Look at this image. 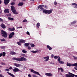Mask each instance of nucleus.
Listing matches in <instances>:
<instances>
[{"label": "nucleus", "instance_id": "c756f323", "mask_svg": "<svg viewBox=\"0 0 77 77\" xmlns=\"http://www.w3.org/2000/svg\"><path fill=\"white\" fill-rule=\"evenodd\" d=\"M8 20H10V21H13V20H14V18L10 17H8Z\"/></svg>", "mask_w": 77, "mask_h": 77}, {"label": "nucleus", "instance_id": "20e7f679", "mask_svg": "<svg viewBox=\"0 0 77 77\" xmlns=\"http://www.w3.org/2000/svg\"><path fill=\"white\" fill-rule=\"evenodd\" d=\"M69 74H66V77H77V75H75L74 74H73V73L69 72Z\"/></svg>", "mask_w": 77, "mask_h": 77}, {"label": "nucleus", "instance_id": "37998d69", "mask_svg": "<svg viewBox=\"0 0 77 77\" xmlns=\"http://www.w3.org/2000/svg\"><path fill=\"white\" fill-rule=\"evenodd\" d=\"M1 49H2V50H5V48L4 47H1Z\"/></svg>", "mask_w": 77, "mask_h": 77}, {"label": "nucleus", "instance_id": "f704fd0d", "mask_svg": "<svg viewBox=\"0 0 77 77\" xmlns=\"http://www.w3.org/2000/svg\"><path fill=\"white\" fill-rule=\"evenodd\" d=\"M21 55L22 56H23V57H27V56H26V55L24 54H22Z\"/></svg>", "mask_w": 77, "mask_h": 77}, {"label": "nucleus", "instance_id": "f8f14e48", "mask_svg": "<svg viewBox=\"0 0 77 77\" xmlns=\"http://www.w3.org/2000/svg\"><path fill=\"white\" fill-rule=\"evenodd\" d=\"M45 75L47 76H51V77L53 76V74L50 73H45Z\"/></svg>", "mask_w": 77, "mask_h": 77}, {"label": "nucleus", "instance_id": "b1692460", "mask_svg": "<svg viewBox=\"0 0 77 77\" xmlns=\"http://www.w3.org/2000/svg\"><path fill=\"white\" fill-rule=\"evenodd\" d=\"M20 42H21V43H24L25 42V40L21 39L20 40Z\"/></svg>", "mask_w": 77, "mask_h": 77}, {"label": "nucleus", "instance_id": "79ce46f5", "mask_svg": "<svg viewBox=\"0 0 77 77\" xmlns=\"http://www.w3.org/2000/svg\"><path fill=\"white\" fill-rule=\"evenodd\" d=\"M26 34L27 35H30V33L28 31H27L26 32Z\"/></svg>", "mask_w": 77, "mask_h": 77}, {"label": "nucleus", "instance_id": "9d476101", "mask_svg": "<svg viewBox=\"0 0 77 77\" xmlns=\"http://www.w3.org/2000/svg\"><path fill=\"white\" fill-rule=\"evenodd\" d=\"M2 56H3V57H5L6 56V52H3L2 53H0V57H2Z\"/></svg>", "mask_w": 77, "mask_h": 77}, {"label": "nucleus", "instance_id": "a18cd8bd", "mask_svg": "<svg viewBox=\"0 0 77 77\" xmlns=\"http://www.w3.org/2000/svg\"><path fill=\"white\" fill-rule=\"evenodd\" d=\"M31 48H32L30 46H29L28 47V49H31Z\"/></svg>", "mask_w": 77, "mask_h": 77}, {"label": "nucleus", "instance_id": "aec40b11", "mask_svg": "<svg viewBox=\"0 0 77 77\" xmlns=\"http://www.w3.org/2000/svg\"><path fill=\"white\" fill-rule=\"evenodd\" d=\"M7 73L9 74L10 75H11V77H15V76L14 75H13L11 73L9 72H7Z\"/></svg>", "mask_w": 77, "mask_h": 77}, {"label": "nucleus", "instance_id": "4c0bfd02", "mask_svg": "<svg viewBox=\"0 0 77 77\" xmlns=\"http://www.w3.org/2000/svg\"><path fill=\"white\" fill-rule=\"evenodd\" d=\"M24 22H26V23L27 22H28L27 20L26 19H25L23 20V22L24 23Z\"/></svg>", "mask_w": 77, "mask_h": 77}, {"label": "nucleus", "instance_id": "c85d7f7f", "mask_svg": "<svg viewBox=\"0 0 77 77\" xmlns=\"http://www.w3.org/2000/svg\"><path fill=\"white\" fill-rule=\"evenodd\" d=\"M77 22V21L75 20L73 21V22H72L71 23V25L72 24H75V23Z\"/></svg>", "mask_w": 77, "mask_h": 77}, {"label": "nucleus", "instance_id": "423d86ee", "mask_svg": "<svg viewBox=\"0 0 77 77\" xmlns=\"http://www.w3.org/2000/svg\"><path fill=\"white\" fill-rule=\"evenodd\" d=\"M31 72H33V73L34 74H37V75H38L40 76H41V75L39 74V73L38 72L36 71H34V70L33 69H31Z\"/></svg>", "mask_w": 77, "mask_h": 77}, {"label": "nucleus", "instance_id": "58836bf2", "mask_svg": "<svg viewBox=\"0 0 77 77\" xmlns=\"http://www.w3.org/2000/svg\"><path fill=\"white\" fill-rule=\"evenodd\" d=\"M31 47H35V45H34V44H31Z\"/></svg>", "mask_w": 77, "mask_h": 77}, {"label": "nucleus", "instance_id": "5701e85b", "mask_svg": "<svg viewBox=\"0 0 77 77\" xmlns=\"http://www.w3.org/2000/svg\"><path fill=\"white\" fill-rule=\"evenodd\" d=\"M23 5H24V3L23 2H19L18 5L21 6H23Z\"/></svg>", "mask_w": 77, "mask_h": 77}, {"label": "nucleus", "instance_id": "052dcab7", "mask_svg": "<svg viewBox=\"0 0 77 77\" xmlns=\"http://www.w3.org/2000/svg\"><path fill=\"white\" fill-rule=\"evenodd\" d=\"M2 1L0 0V4H2Z\"/></svg>", "mask_w": 77, "mask_h": 77}, {"label": "nucleus", "instance_id": "cd10ccee", "mask_svg": "<svg viewBox=\"0 0 77 77\" xmlns=\"http://www.w3.org/2000/svg\"><path fill=\"white\" fill-rule=\"evenodd\" d=\"M36 26L38 28H39V26H40V23H37V25Z\"/></svg>", "mask_w": 77, "mask_h": 77}, {"label": "nucleus", "instance_id": "680f3d73", "mask_svg": "<svg viewBox=\"0 0 77 77\" xmlns=\"http://www.w3.org/2000/svg\"><path fill=\"white\" fill-rule=\"evenodd\" d=\"M72 71H73L74 72H75V71L74 70H72Z\"/></svg>", "mask_w": 77, "mask_h": 77}, {"label": "nucleus", "instance_id": "0eeeda50", "mask_svg": "<svg viewBox=\"0 0 77 77\" xmlns=\"http://www.w3.org/2000/svg\"><path fill=\"white\" fill-rule=\"evenodd\" d=\"M13 71L14 72H18V71H20V72H22V71L20 70L19 69L17 68H15L13 69Z\"/></svg>", "mask_w": 77, "mask_h": 77}, {"label": "nucleus", "instance_id": "7c9ffc66", "mask_svg": "<svg viewBox=\"0 0 77 77\" xmlns=\"http://www.w3.org/2000/svg\"><path fill=\"white\" fill-rule=\"evenodd\" d=\"M29 45V43H25V46H26V47H28Z\"/></svg>", "mask_w": 77, "mask_h": 77}, {"label": "nucleus", "instance_id": "2f4dec72", "mask_svg": "<svg viewBox=\"0 0 77 77\" xmlns=\"http://www.w3.org/2000/svg\"><path fill=\"white\" fill-rule=\"evenodd\" d=\"M17 44H18V45H21V42L20 41L17 42Z\"/></svg>", "mask_w": 77, "mask_h": 77}, {"label": "nucleus", "instance_id": "412c9836", "mask_svg": "<svg viewBox=\"0 0 77 77\" xmlns=\"http://www.w3.org/2000/svg\"><path fill=\"white\" fill-rule=\"evenodd\" d=\"M47 47L48 48V49H49V50H52V48H51L50 46L48 45H47Z\"/></svg>", "mask_w": 77, "mask_h": 77}, {"label": "nucleus", "instance_id": "6ab92c4d", "mask_svg": "<svg viewBox=\"0 0 77 77\" xmlns=\"http://www.w3.org/2000/svg\"><path fill=\"white\" fill-rule=\"evenodd\" d=\"M43 13H45V14H48V10L45 9L43 11Z\"/></svg>", "mask_w": 77, "mask_h": 77}, {"label": "nucleus", "instance_id": "13d9d810", "mask_svg": "<svg viewBox=\"0 0 77 77\" xmlns=\"http://www.w3.org/2000/svg\"><path fill=\"white\" fill-rule=\"evenodd\" d=\"M45 8L46 9L47 8V5H45Z\"/></svg>", "mask_w": 77, "mask_h": 77}, {"label": "nucleus", "instance_id": "473e14b6", "mask_svg": "<svg viewBox=\"0 0 77 77\" xmlns=\"http://www.w3.org/2000/svg\"><path fill=\"white\" fill-rule=\"evenodd\" d=\"M31 52L33 53H37V51H31Z\"/></svg>", "mask_w": 77, "mask_h": 77}, {"label": "nucleus", "instance_id": "c9c22d12", "mask_svg": "<svg viewBox=\"0 0 77 77\" xmlns=\"http://www.w3.org/2000/svg\"><path fill=\"white\" fill-rule=\"evenodd\" d=\"M0 40L1 41V42H3V41H6V40L5 39V38H3L2 39H1Z\"/></svg>", "mask_w": 77, "mask_h": 77}, {"label": "nucleus", "instance_id": "3c124183", "mask_svg": "<svg viewBox=\"0 0 77 77\" xmlns=\"http://www.w3.org/2000/svg\"><path fill=\"white\" fill-rule=\"evenodd\" d=\"M5 71H9V69H5Z\"/></svg>", "mask_w": 77, "mask_h": 77}, {"label": "nucleus", "instance_id": "09e8293b", "mask_svg": "<svg viewBox=\"0 0 77 77\" xmlns=\"http://www.w3.org/2000/svg\"><path fill=\"white\" fill-rule=\"evenodd\" d=\"M9 69H12V67H10V68H9Z\"/></svg>", "mask_w": 77, "mask_h": 77}, {"label": "nucleus", "instance_id": "6e6552de", "mask_svg": "<svg viewBox=\"0 0 77 77\" xmlns=\"http://www.w3.org/2000/svg\"><path fill=\"white\" fill-rule=\"evenodd\" d=\"M14 32L11 33L9 35V38H12L13 35H14Z\"/></svg>", "mask_w": 77, "mask_h": 77}, {"label": "nucleus", "instance_id": "4be33fe9", "mask_svg": "<svg viewBox=\"0 0 77 77\" xmlns=\"http://www.w3.org/2000/svg\"><path fill=\"white\" fill-rule=\"evenodd\" d=\"M60 70H61V72H63V69L61 67L58 68V71H59Z\"/></svg>", "mask_w": 77, "mask_h": 77}, {"label": "nucleus", "instance_id": "5fc2aeb1", "mask_svg": "<svg viewBox=\"0 0 77 77\" xmlns=\"http://www.w3.org/2000/svg\"><path fill=\"white\" fill-rule=\"evenodd\" d=\"M8 17H11V14H8Z\"/></svg>", "mask_w": 77, "mask_h": 77}, {"label": "nucleus", "instance_id": "8fccbe9b", "mask_svg": "<svg viewBox=\"0 0 77 77\" xmlns=\"http://www.w3.org/2000/svg\"><path fill=\"white\" fill-rule=\"evenodd\" d=\"M33 77H38V76L36 75H33Z\"/></svg>", "mask_w": 77, "mask_h": 77}, {"label": "nucleus", "instance_id": "de8ad7c7", "mask_svg": "<svg viewBox=\"0 0 77 77\" xmlns=\"http://www.w3.org/2000/svg\"><path fill=\"white\" fill-rule=\"evenodd\" d=\"M73 57L75 59H77V57H76L74 56H73Z\"/></svg>", "mask_w": 77, "mask_h": 77}, {"label": "nucleus", "instance_id": "774afa93", "mask_svg": "<svg viewBox=\"0 0 77 77\" xmlns=\"http://www.w3.org/2000/svg\"><path fill=\"white\" fill-rule=\"evenodd\" d=\"M34 21H36V20H34Z\"/></svg>", "mask_w": 77, "mask_h": 77}, {"label": "nucleus", "instance_id": "49530a36", "mask_svg": "<svg viewBox=\"0 0 77 77\" xmlns=\"http://www.w3.org/2000/svg\"><path fill=\"white\" fill-rule=\"evenodd\" d=\"M57 2H56L55 1V2H54V4L55 5H57Z\"/></svg>", "mask_w": 77, "mask_h": 77}, {"label": "nucleus", "instance_id": "0e129e2a", "mask_svg": "<svg viewBox=\"0 0 77 77\" xmlns=\"http://www.w3.org/2000/svg\"><path fill=\"white\" fill-rule=\"evenodd\" d=\"M51 63V64H52V63H52V62H51V63Z\"/></svg>", "mask_w": 77, "mask_h": 77}, {"label": "nucleus", "instance_id": "69168bd1", "mask_svg": "<svg viewBox=\"0 0 77 77\" xmlns=\"http://www.w3.org/2000/svg\"><path fill=\"white\" fill-rule=\"evenodd\" d=\"M31 0V1H34V0Z\"/></svg>", "mask_w": 77, "mask_h": 77}, {"label": "nucleus", "instance_id": "39448f33", "mask_svg": "<svg viewBox=\"0 0 77 77\" xmlns=\"http://www.w3.org/2000/svg\"><path fill=\"white\" fill-rule=\"evenodd\" d=\"M44 5H40L38 7V9H40V11H43L44 9Z\"/></svg>", "mask_w": 77, "mask_h": 77}, {"label": "nucleus", "instance_id": "bf43d9fd", "mask_svg": "<svg viewBox=\"0 0 77 77\" xmlns=\"http://www.w3.org/2000/svg\"><path fill=\"white\" fill-rule=\"evenodd\" d=\"M28 77H31V75H30V74H29L28 75Z\"/></svg>", "mask_w": 77, "mask_h": 77}, {"label": "nucleus", "instance_id": "72a5a7b5", "mask_svg": "<svg viewBox=\"0 0 77 77\" xmlns=\"http://www.w3.org/2000/svg\"><path fill=\"white\" fill-rule=\"evenodd\" d=\"M23 53H27V51L25 50L24 49H23L22 51Z\"/></svg>", "mask_w": 77, "mask_h": 77}, {"label": "nucleus", "instance_id": "bb28decb", "mask_svg": "<svg viewBox=\"0 0 77 77\" xmlns=\"http://www.w3.org/2000/svg\"><path fill=\"white\" fill-rule=\"evenodd\" d=\"M60 58V57L59 56H55L54 57V59H58V58Z\"/></svg>", "mask_w": 77, "mask_h": 77}, {"label": "nucleus", "instance_id": "ea45409f", "mask_svg": "<svg viewBox=\"0 0 77 77\" xmlns=\"http://www.w3.org/2000/svg\"><path fill=\"white\" fill-rule=\"evenodd\" d=\"M73 66H76L77 67V63H74Z\"/></svg>", "mask_w": 77, "mask_h": 77}, {"label": "nucleus", "instance_id": "4468645a", "mask_svg": "<svg viewBox=\"0 0 77 77\" xmlns=\"http://www.w3.org/2000/svg\"><path fill=\"white\" fill-rule=\"evenodd\" d=\"M53 11V9H51V10H48V14H50L52 13V11Z\"/></svg>", "mask_w": 77, "mask_h": 77}, {"label": "nucleus", "instance_id": "a878e982", "mask_svg": "<svg viewBox=\"0 0 77 77\" xmlns=\"http://www.w3.org/2000/svg\"><path fill=\"white\" fill-rule=\"evenodd\" d=\"M10 54H12V55H15V54H16V53L14 52H13V51H11Z\"/></svg>", "mask_w": 77, "mask_h": 77}, {"label": "nucleus", "instance_id": "a19ab883", "mask_svg": "<svg viewBox=\"0 0 77 77\" xmlns=\"http://www.w3.org/2000/svg\"><path fill=\"white\" fill-rule=\"evenodd\" d=\"M15 29L14 27H13L12 29H11V31H14Z\"/></svg>", "mask_w": 77, "mask_h": 77}, {"label": "nucleus", "instance_id": "f3484780", "mask_svg": "<svg viewBox=\"0 0 77 77\" xmlns=\"http://www.w3.org/2000/svg\"><path fill=\"white\" fill-rule=\"evenodd\" d=\"M72 5H73L74 8L76 9L77 8V4L75 3H72L71 4Z\"/></svg>", "mask_w": 77, "mask_h": 77}, {"label": "nucleus", "instance_id": "9b49d317", "mask_svg": "<svg viewBox=\"0 0 77 77\" xmlns=\"http://www.w3.org/2000/svg\"><path fill=\"white\" fill-rule=\"evenodd\" d=\"M10 1L9 0H4V3L5 5H8Z\"/></svg>", "mask_w": 77, "mask_h": 77}, {"label": "nucleus", "instance_id": "e433bc0d", "mask_svg": "<svg viewBox=\"0 0 77 77\" xmlns=\"http://www.w3.org/2000/svg\"><path fill=\"white\" fill-rule=\"evenodd\" d=\"M1 64L3 65H6V64L5 63H3V62H1Z\"/></svg>", "mask_w": 77, "mask_h": 77}, {"label": "nucleus", "instance_id": "a211bd4d", "mask_svg": "<svg viewBox=\"0 0 77 77\" xmlns=\"http://www.w3.org/2000/svg\"><path fill=\"white\" fill-rule=\"evenodd\" d=\"M73 64H72L71 63H67V65L68 66H73Z\"/></svg>", "mask_w": 77, "mask_h": 77}, {"label": "nucleus", "instance_id": "dca6fc26", "mask_svg": "<svg viewBox=\"0 0 77 77\" xmlns=\"http://www.w3.org/2000/svg\"><path fill=\"white\" fill-rule=\"evenodd\" d=\"M1 26L2 29H5L6 27V26L5 24H4L3 23H2L1 24Z\"/></svg>", "mask_w": 77, "mask_h": 77}, {"label": "nucleus", "instance_id": "4d7b16f0", "mask_svg": "<svg viewBox=\"0 0 77 77\" xmlns=\"http://www.w3.org/2000/svg\"><path fill=\"white\" fill-rule=\"evenodd\" d=\"M3 20L2 19L0 18V21H3Z\"/></svg>", "mask_w": 77, "mask_h": 77}, {"label": "nucleus", "instance_id": "338daca9", "mask_svg": "<svg viewBox=\"0 0 77 77\" xmlns=\"http://www.w3.org/2000/svg\"><path fill=\"white\" fill-rule=\"evenodd\" d=\"M13 1H16V0H13Z\"/></svg>", "mask_w": 77, "mask_h": 77}, {"label": "nucleus", "instance_id": "2eb2a0df", "mask_svg": "<svg viewBox=\"0 0 77 77\" xmlns=\"http://www.w3.org/2000/svg\"><path fill=\"white\" fill-rule=\"evenodd\" d=\"M43 58L44 59H46L45 60V61L46 62H47V61L49 60V57L48 56L45 57Z\"/></svg>", "mask_w": 77, "mask_h": 77}, {"label": "nucleus", "instance_id": "7ed1b4c3", "mask_svg": "<svg viewBox=\"0 0 77 77\" xmlns=\"http://www.w3.org/2000/svg\"><path fill=\"white\" fill-rule=\"evenodd\" d=\"M11 9L13 13L14 14H15V15L18 14V13L16 12V9H15V7H14V6H11Z\"/></svg>", "mask_w": 77, "mask_h": 77}, {"label": "nucleus", "instance_id": "603ef678", "mask_svg": "<svg viewBox=\"0 0 77 77\" xmlns=\"http://www.w3.org/2000/svg\"><path fill=\"white\" fill-rule=\"evenodd\" d=\"M21 28H22V26H20L17 27V29H21Z\"/></svg>", "mask_w": 77, "mask_h": 77}, {"label": "nucleus", "instance_id": "6e6d98bb", "mask_svg": "<svg viewBox=\"0 0 77 77\" xmlns=\"http://www.w3.org/2000/svg\"><path fill=\"white\" fill-rule=\"evenodd\" d=\"M74 69H75V70H77V67H74Z\"/></svg>", "mask_w": 77, "mask_h": 77}, {"label": "nucleus", "instance_id": "393cba45", "mask_svg": "<svg viewBox=\"0 0 77 77\" xmlns=\"http://www.w3.org/2000/svg\"><path fill=\"white\" fill-rule=\"evenodd\" d=\"M4 12H5V13H9V9H6L4 11Z\"/></svg>", "mask_w": 77, "mask_h": 77}, {"label": "nucleus", "instance_id": "c03bdc74", "mask_svg": "<svg viewBox=\"0 0 77 77\" xmlns=\"http://www.w3.org/2000/svg\"><path fill=\"white\" fill-rule=\"evenodd\" d=\"M14 5H15V3H14V2H12L11 4V5H12V6H13Z\"/></svg>", "mask_w": 77, "mask_h": 77}, {"label": "nucleus", "instance_id": "ddd939ff", "mask_svg": "<svg viewBox=\"0 0 77 77\" xmlns=\"http://www.w3.org/2000/svg\"><path fill=\"white\" fill-rule=\"evenodd\" d=\"M58 60L59 63L61 64H63V63H64V62L63 61H60V58H58Z\"/></svg>", "mask_w": 77, "mask_h": 77}, {"label": "nucleus", "instance_id": "864d4df0", "mask_svg": "<svg viewBox=\"0 0 77 77\" xmlns=\"http://www.w3.org/2000/svg\"><path fill=\"white\" fill-rule=\"evenodd\" d=\"M51 57H52V58H53V57H54V55H53V54H52L51 55Z\"/></svg>", "mask_w": 77, "mask_h": 77}, {"label": "nucleus", "instance_id": "f257e3e1", "mask_svg": "<svg viewBox=\"0 0 77 77\" xmlns=\"http://www.w3.org/2000/svg\"><path fill=\"white\" fill-rule=\"evenodd\" d=\"M12 59L15 60H17V61H20V62L26 61L27 60V59L24 58V57H21L20 58H19L13 57Z\"/></svg>", "mask_w": 77, "mask_h": 77}, {"label": "nucleus", "instance_id": "e2e57ef3", "mask_svg": "<svg viewBox=\"0 0 77 77\" xmlns=\"http://www.w3.org/2000/svg\"><path fill=\"white\" fill-rule=\"evenodd\" d=\"M2 66H0V68H2Z\"/></svg>", "mask_w": 77, "mask_h": 77}, {"label": "nucleus", "instance_id": "1a4fd4ad", "mask_svg": "<svg viewBox=\"0 0 77 77\" xmlns=\"http://www.w3.org/2000/svg\"><path fill=\"white\" fill-rule=\"evenodd\" d=\"M14 65L15 66L18 67H20L21 66V65L17 63H14Z\"/></svg>", "mask_w": 77, "mask_h": 77}, {"label": "nucleus", "instance_id": "f03ea898", "mask_svg": "<svg viewBox=\"0 0 77 77\" xmlns=\"http://www.w3.org/2000/svg\"><path fill=\"white\" fill-rule=\"evenodd\" d=\"M1 35L3 38H7V36H8V33L6 32L3 30H1Z\"/></svg>", "mask_w": 77, "mask_h": 77}]
</instances>
